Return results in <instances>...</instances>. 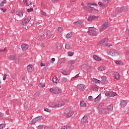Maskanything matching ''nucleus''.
Returning a JSON list of instances; mask_svg holds the SVG:
<instances>
[{"label":"nucleus","instance_id":"nucleus-16","mask_svg":"<svg viewBox=\"0 0 129 129\" xmlns=\"http://www.w3.org/2000/svg\"><path fill=\"white\" fill-rule=\"evenodd\" d=\"M88 118L87 117V116L86 115L84 116L83 117L81 120V124H84V123L86 122V121L87 120Z\"/></svg>","mask_w":129,"mask_h":129},{"label":"nucleus","instance_id":"nucleus-37","mask_svg":"<svg viewBox=\"0 0 129 129\" xmlns=\"http://www.w3.org/2000/svg\"><path fill=\"white\" fill-rule=\"evenodd\" d=\"M72 36V33L71 32H69L67 34V39H70L71 36Z\"/></svg>","mask_w":129,"mask_h":129},{"label":"nucleus","instance_id":"nucleus-47","mask_svg":"<svg viewBox=\"0 0 129 129\" xmlns=\"http://www.w3.org/2000/svg\"><path fill=\"white\" fill-rule=\"evenodd\" d=\"M33 11H34V9L33 8L27 9V12H28V13H31V12H33Z\"/></svg>","mask_w":129,"mask_h":129},{"label":"nucleus","instance_id":"nucleus-24","mask_svg":"<svg viewBox=\"0 0 129 129\" xmlns=\"http://www.w3.org/2000/svg\"><path fill=\"white\" fill-rule=\"evenodd\" d=\"M80 105L81 107H86V104L84 102L83 100H81Z\"/></svg>","mask_w":129,"mask_h":129},{"label":"nucleus","instance_id":"nucleus-53","mask_svg":"<svg viewBox=\"0 0 129 129\" xmlns=\"http://www.w3.org/2000/svg\"><path fill=\"white\" fill-rule=\"evenodd\" d=\"M4 127H5V124H0V129H4Z\"/></svg>","mask_w":129,"mask_h":129},{"label":"nucleus","instance_id":"nucleus-30","mask_svg":"<svg viewBox=\"0 0 129 129\" xmlns=\"http://www.w3.org/2000/svg\"><path fill=\"white\" fill-rule=\"evenodd\" d=\"M66 59L65 58H62L59 59L58 60V63H59V64H62V63H64V62H65Z\"/></svg>","mask_w":129,"mask_h":129},{"label":"nucleus","instance_id":"nucleus-12","mask_svg":"<svg viewBox=\"0 0 129 129\" xmlns=\"http://www.w3.org/2000/svg\"><path fill=\"white\" fill-rule=\"evenodd\" d=\"M22 50L23 51H27L29 49V45L28 44L24 43L21 45Z\"/></svg>","mask_w":129,"mask_h":129},{"label":"nucleus","instance_id":"nucleus-63","mask_svg":"<svg viewBox=\"0 0 129 129\" xmlns=\"http://www.w3.org/2000/svg\"><path fill=\"white\" fill-rule=\"evenodd\" d=\"M40 45L41 47H42V48H44V47H45V43H41L40 44Z\"/></svg>","mask_w":129,"mask_h":129},{"label":"nucleus","instance_id":"nucleus-3","mask_svg":"<svg viewBox=\"0 0 129 129\" xmlns=\"http://www.w3.org/2000/svg\"><path fill=\"white\" fill-rule=\"evenodd\" d=\"M88 30H89L87 31L88 35L93 36H96V30H95L93 27H89Z\"/></svg>","mask_w":129,"mask_h":129},{"label":"nucleus","instance_id":"nucleus-42","mask_svg":"<svg viewBox=\"0 0 129 129\" xmlns=\"http://www.w3.org/2000/svg\"><path fill=\"white\" fill-rule=\"evenodd\" d=\"M52 81L54 82V83H57L58 82V79L57 78H53L52 79Z\"/></svg>","mask_w":129,"mask_h":129},{"label":"nucleus","instance_id":"nucleus-56","mask_svg":"<svg viewBox=\"0 0 129 129\" xmlns=\"http://www.w3.org/2000/svg\"><path fill=\"white\" fill-rule=\"evenodd\" d=\"M52 3H54V4H58L59 3V0H51Z\"/></svg>","mask_w":129,"mask_h":129},{"label":"nucleus","instance_id":"nucleus-20","mask_svg":"<svg viewBox=\"0 0 129 129\" xmlns=\"http://www.w3.org/2000/svg\"><path fill=\"white\" fill-rule=\"evenodd\" d=\"M27 70L29 72H32L34 70V68H33V65L29 64L27 66Z\"/></svg>","mask_w":129,"mask_h":129},{"label":"nucleus","instance_id":"nucleus-38","mask_svg":"<svg viewBox=\"0 0 129 129\" xmlns=\"http://www.w3.org/2000/svg\"><path fill=\"white\" fill-rule=\"evenodd\" d=\"M102 41L103 43H104V44H106L108 42V38H105L103 40H102Z\"/></svg>","mask_w":129,"mask_h":129},{"label":"nucleus","instance_id":"nucleus-17","mask_svg":"<svg viewBox=\"0 0 129 129\" xmlns=\"http://www.w3.org/2000/svg\"><path fill=\"white\" fill-rule=\"evenodd\" d=\"M106 77L103 76L102 77V80L101 81V83H102V84H107V81H106Z\"/></svg>","mask_w":129,"mask_h":129},{"label":"nucleus","instance_id":"nucleus-32","mask_svg":"<svg viewBox=\"0 0 129 129\" xmlns=\"http://www.w3.org/2000/svg\"><path fill=\"white\" fill-rule=\"evenodd\" d=\"M36 122H39L38 119H36V118L33 119L31 121V122L30 123V124H33V123H36Z\"/></svg>","mask_w":129,"mask_h":129},{"label":"nucleus","instance_id":"nucleus-55","mask_svg":"<svg viewBox=\"0 0 129 129\" xmlns=\"http://www.w3.org/2000/svg\"><path fill=\"white\" fill-rule=\"evenodd\" d=\"M65 48L66 49H69V48H70V45H69V44H66Z\"/></svg>","mask_w":129,"mask_h":129},{"label":"nucleus","instance_id":"nucleus-11","mask_svg":"<svg viewBox=\"0 0 129 129\" xmlns=\"http://www.w3.org/2000/svg\"><path fill=\"white\" fill-rule=\"evenodd\" d=\"M99 17L98 16H89V18H88V21L89 22H91L92 21H93V20H97Z\"/></svg>","mask_w":129,"mask_h":129},{"label":"nucleus","instance_id":"nucleus-22","mask_svg":"<svg viewBox=\"0 0 129 129\" xmlns=\"http://www.w3.org/2000/svg\"><path fill=\"white\" fill-rule=\"evenodd\" d=\"M114 77L117 79V80H119L120 78V76L119 75V74L117 72H115L114 73Z\"/></svg>","mask_w":129,"mask_h":129},{"label":"nucleus","instance_id":"nucleus-1","mask_svg":"<svg viewBox=\"0 0 129 129\" xmlns=\"http://www.w3.org/2000/svg\"><path fill=\"white\" fill-rule=\"evenodd\" d=\"M90 6H97V4L89 3L87 6L84 7V10H86L87 13H90L91 14H97V13H98V10Z\"/></svg>","mask_w":129,"mask_h":129},{"label":"nucleus","instance_id":"nucleus-45","mask_svg":"<svg viewBox=\"0 0 129 129\" xmlns=\"http://www.w3.org/2000/svg\"><path fill=\"white\" fill-rule=\"evenodd\" d=\"M40 96V93L39 92H37L34 94V97H38V96Z\"/></svg>","mask_w":129,"mask_h":129},{"label":"nucleus","instance_id":"nucleus-7","mask_svg":"<svg viewBox=\"0 0 129 129\" xmlns=\"http://www.w3.org/2000/svg\"><path fill=\"white\" fill-rule=\"evenodd\" d=\"M82 69L83 70V71H84V72H89L91 68L87 64H83L82 66Z\"/></svg>","mask_w":129,"mask_h":129},{"label":"nucleus","instance_id":"nucleus-31","mask_svg":"<svg viewBox=\"0 0 129 129\" xmlns=\"http://www.w3.org/2000/svg\"><path fill=\"white\" fill-rule=\"evenodd\" d=\"M98 70H99V71H103L104 70H105V67L101 66L98 68Z\"/></svg>","mask_w":129,"mask_h":129},{"label":"nucleus","instance_id":"nucleus-48","mask_svg":"<svg viewBox=\"0 0 129 129\" xmlns=\"http://www.w3.org/2000/svg\"><path fill=\"white\" fill-rule=\"evenodd\" d=\"M44 111H46L47 112H49L50 113L51 112V110L48 109V108H44Z\"/></svg>","mask_w":129,"mask_h":129},{"label":"nucleus","instance_id":"nucleus-33","mask_svg":"<svg viewBox=\"0 0 129 129\" xmlns=\"http://www.w3.org/2000/svg\"><path fill=\"white\" fill-rule=\"evenodd\" d=\"M93 58L95 59V60H97V61H100L101 59H100V57L97 56L96 55H93Z\"/></svg>","mask_w":129,"mask_h":129},{"label":"nucleus","instance_id":"nucleus-9","mask_svg":"<svg viewBox=\"0 0 129 129\" xmlns=\"http://www.w3.org/2000/svg\"><path fill=\"white\" fill-rule=\"evenodd\" d=\"M77 88L79 89L80 91H84L85 90V89L86 88V87L85 86V85L83 84H78L77 86Z\"/></svg>","mask_w":129,"mask_h":129},{"label":"nucleus","instance_id":"nucleus-61","mask_svg":"<svg viewBox=\"0 0 129 129\" xmlns=\"http://www.w3.org/2000/svg\"><path fill=\"white\" fill-rule=\"evenodd\" d=\"M41 15L43 16H46V12H44L43 10L41 11Z\"/></svg>","mask_w":129,"mask_h":129},{"label":"nucleus","instance_id":"nucleus-50","mask_svg":"<svg viewBox=\"0 0 129 129\" xmlns=\"http://www.w3.org/2000/svg\"><path fill=\"white\" fill-rule=\"evenodd\" d=\"M62 31H63V29H62V27H59L58 28V32H59V33H61Z\"/></svg>","mask_w":129,"mask_h":129},{"label":"nucleus","instance_id":"nucleus-5","mask_svg":"<svg viewBox=\"0 0 129 129\" xmlns=\"http://www.w3.org/2000/svg\"><path fill=\"white\" fill-rule=\"evenodd\" d=\"M31 19V16L27 17L24 20L22 21L21 23L22 26H26L27 24H29Z\"/></svg>","mask_w":129,"mask_h":129},{"label":"nucleus","instance_id":"nucleus-13","mask_svg":"<svg viewBox=\"0 0 129 129\" xmlns=\"http://www.w3.org/2000/svg\"><path fill=\"white\" fill-rule=\"evenodd\" d=\"M56 107H61V106H63L65 104V102L63 101H58L56 103Z\"/></svg>","mask_w":129,"mask_h":129},{"label":"nucleus","instance_id":"nucleus-14","mask_svg":"<svg viewBox=\"0 0 129 129\" xmlns=\"http://www.w3.org/2000/svg\"><path fill=\"white\" fill-rule=\"evenodd\" d=\"M126 104H127L126 101H125V100H122L120 101V106L122 108H123L124 107H125V106H126Z\"/></svg>","mask_w":129,"mask_h":129},{"label":"nucleus","instance_id":"nucleus-34","mask_svg":"<svg viewBox=\"0 0 129 129\" xmlns=\"http://www.w3.org/2000/svg\"><path fill=\"white\" fill-rule=\"evenodd\" d=\"M122 10V12H127L128 11V9L126 7H123L121 8Z\"/></svg>","mask_w":129,"mask_h":129},{"label":"nucleus","instance_id":"nucleus-49","mask_svg":"<svg viewBox=\"0 0 129 129\" xmlns=\"http://www.w3.org/2000/svg\"><path fill=\"white\" fill-rule=\"evenodd\" d=\"M61 73L63 74V75H67L68 74V72H66V71H62Z\"/></svg>","mask_w":129,"mask_h":129},{"label":"nucleus","instance_id":"nucleus-64","mask_svg":"<svg viewBox=\"0 0 129 129\" xmlns=\"http://www.w3.org/2000/svg\"><path fill=\"white\" fill-rule=\"evenodd\" d=\"M38 129H43V125H38Z\"/></svg>","mask_w":129,"mask_h":129},{"label":"nucleus","instance_id":"nucleus-60","mask_svg":"<svg viewBox=\"0 0 129 129\" xmlns=\"http://www.w3.org/2000/svg\"><path fill=\"white\" fill-rule=\"evenodd\" d=\"M73 69H74V66L71 64L70 70H73Z\"/></svg>","mask_w":129,"mask_h":129},{"label":"nucleus","instance_id":"nucleus-15","mask_svg":"<svg viewBox=\"0 0 129 129\" xmlns=\"http://www.w3.org/2000/svg\"><path fill=\"white\" fill-rule=\"evenodd\" d=\"M16 15L19 16V18H22L23 16H24V12L22 10L18 11L16 12Z\"/></svg>","mask_w":129,"mask_h":129},{"label":"nucleus","instance_id":"nucleus-23","mask_svg":"<svg viewBox=\"0 0 129 129\" xmlns=\"http://www.w3.org/2000/svg\"><path fill=\"white\" fill-rule=\"evenodd\" d=\"M48 105L50 106V107H56V104L54 102H50L48 104Z\"/></svg>","mask_w":129,"mask_h":129},{"label":"nucleus","instance_id":"nucleus-6","mask_svg":"<svg viewBox=\"0 0 129 129\" xmlns=\"http://www.w3.org/2000/svg\"><path fill=\"white\" fill-rule=\"evenodd\" d=\"M105 109V114H109L112 110H113V105L110 104L108 106L107 108Z\"/></svg>","mask_w":129,"mask_h":129},{"label":"nucleus","instance_id":"nucleus-54","mask_svg":"<svg viewBox=\"0 0 129 129\" xmlns=\"http://www.w3.org/2000/svg\"><path fill=\"white\" fill-rule=\"evenodd\" d=\"M62 81H63L64 83H66L67 82V79L66 78H62Z\"/></svg>","mask_w":129,"mask_h":129},{"label":"nucleus","instance_id":"nucleus-21","mask_svg":"<svg viewBox=\"0 0 129 129\" xmlns=\"http://www.w3.org/2000/svg\"><path fill=\"white\" fill-rule=\"evenodd\" d=\"M74 25H76L78 27H81L82 26V22L81 21H78L74 23Z\"/></svg>","mask_w":129,"mask_h":129},{"label":"nucleus","instance_id":"nucleus-51","mask_svg":"<svg viewBox=\"0 0 129 129\" xmlns=\"http://www.w3.org/2000/svg\"><path fill=\"white\" fill-rule=\"evenodd\" d=\"M126 33H127V40L129 41V30H127L126 31Z\"/></svg>","mask_w":129,"mask_h":129},{"label":"nucleus","instance_id":"nucleus-36","mask_svg":"<svg viewBox=\"0 0 129 129\" xmlns=\"http://www.w3.org/2000/svg\"><path fill=\"white\" fill-rule=\"evenodd\" d=\"M46 86V84H45V83H40V84H39V87H40V88H44V87H45Z\"/></svg>","mask_w":129,"mask_h":129},{"label":"nucleus","instance_id":"nucleus-39","mask_svg":"<svg viewBox=\"0 0 129 129\" xmlns=\"http://www.w3.org/2000/svg\"><path fill=\"white\" fill-rule=\"evenodd\" d=\"M35 118L36 119H37V121L39 122H40V121H41V120H42V116H38V117H35Z\"/></svg>","mask_w":129,"mask_h":129},{"label":"nucleus","instance_id":"nucleus-8","mask_svg":"<svg viewBox=\"0 0 129 129\" xmlns=\"http://www.w3.org/2000/svg\"><path fill=\"white\" fill-rule=\"evenodd\" d=\"M107 28H108V22H105L103 23L102 27L100 29V32H103Z\"/></svg>","mask_w":129,"mask_h":129},{"label":"nucleus","instance_id":"nucleus-43","mask_svg":"<svg viewBox=\"0 0 129 129\" xmlns=\"http://www.w3.org/2000/svg\"><path fill=\"white\" fill-rule=\"evenodd\" d=\"M15 62L16 64H19L20 63V58L17 57L15 58Z\"/></svg>","mask_w":129,"mask_h":129},{"label":"nucleus","instance_id":"nucleus-27","mask_svg":"<svg viewBox=\"0 0 129 129\" xmlns=\"http://www.w3.org/2000/svg\"><path fill=\"white\" fill-rule=\"evenodd\" d=\"M32 5V2H28L27 0H25L24 2V6H26V7H29V6H31Z\"/></svg>","mask_w":129,"mask_h":129},{"label":"nucleus","instance_id":"nucleus-46","mask_svg":"<svg viewBox=\"0 0 129 129\" xmlns=\"http://www.w3.org/2000/svg\"><path fill=\"white\" fill-rule=\"evenodd\" d=\"M17 76H18V73H15L12 76V78H13V79H15Z\"/></svg>","mask_w":129,"mask_h":129},{"label":"nucleus","instance_id":"nucleus-29","mask_svg":"<svg viewBox=\"0 0 129 129\" xmlns=\"http://www.w3.org/2000/svg\"><path fill=\"white\" fill-rule=\"evenodd\" d=\"M15 59H16V56L15 55H10L9 56V59L11 60V61H14V60H15Z\"/></svg>","mask_w":129,"mask_h":129},{"label":"nucleus","instance_id":"nucleus-41","mask_svg":"<svg viewBox=\"0 0 129 129\" xmlns=\"http://www.w3.org/2000/svg\"><path fill=\"white\" fill-rule=\"evenodd\" d=\"M92 89L93 90V91H95L96 90H97V87H96L95 85H94L92 87Z\"/></svg>","mask_w":129,"mask_h":129},{"label":"nucleus","instance_id":"nucleus-35","mask_svg":"<svg viewBox=\"0 0 129 129\" xmlns=\"http://www.w3.org/2000/svg\"><path fill=\"white\" fill-rule=\"evenodd\" d=\"M103 106H104V103L103 102H102L101 104H100L99 105L97 106V108L99 109L101 107H103Z\"/></svg>","mask_w":129,"mask_h":129},{"label":"nucleus","instance_id":"nucleus-62","mask_svg":"<svg viewBox=\"0 0 129 129\" xmlns=\"http://www.w3.org/2000/svg\"><path fill=\"white\" fill-rule=\"evenodd\" d=\"M94 80H95V83H100V82H101V81H100V80H98L96 79H95Z\"/></svg>","mask_w":129,"mask_h":129},{"label":"nucleus","instance_id":"nucleus-4","mask_svg":"<svg viewBox=\"0 0 129 129\" xmlns=\"http://www.w3.org/2000/svg\"><path fill=\"white\" fill-rule=\"evenodd\" d=\"M108 54L111 56H118L119 52H117L115 49H109L108 50Z\"/></svg>","mask_w":129,"mask_h":129},{"label":"nucleus","instance_id":"nucleus-59","mask_svg":"<svg viewBox=\"0 0 129 129\" xmlns=\"http://www.w3.org/2000/svg\"><path fill=\"white\" fill-rule=\"evenodd\" d=\"M8 75L7 74H4V77H3V80L5 81L7 79V77Z\"/></svg>","mask_w":129,"mask_h":129},{"label":"nucleus","instance_id":"nucleus-28","mask_svg":"<svg viewBox=\"0 0 129 129\" xmlns=\"http://www.w3.org/2000/svg\"><path fill=\"white\" fill-rule=\"evenodd\" d=\"M56 48L58 51H60L61 49H62V46L61 45V44L59 43H56Z\"/></svg>","mask_w":129,"mask_h":129},{"label":"nucleus","instance_id":"nucleus-18","mask_svg":"<svg viewBox=\"0 0 129 129\" xmlns=\"http://www.w3.org/2000/svg\"><path fill=\"white\" fill-rule=\"evenodd\" d=\"M106 96H108L109 97H113L116 95V93L114 92H110L108 94H105Z\"/></svg>","mask_w":129,"mask_h":129},{"label":"nucleus","instance_id":"nucleus-26","mask_svg":"<svg viewBox=\"0 0 129 129\" xmlns=\"http://www.w3.org/2000/svg\"><path fill=\"white\" fill-rule=\"evenodd\" d=\"M116 13H117V14H120L122 13V10L121 9V8H117L115 9Z\"/></svg>","mask_w":129,"mask_h":129},{"label":"nucleus","instance_id":"nucleus-25","mask_svg":"<svg viewBox=\"0 0 129 129\" xmlns=\"http://www.w3.org/2000/svg\"><path fill=\"white\" fill-rule=\"evenodd\" d=\"M99 114H101V115H102L103 113L106 114L105 113V109L101 108L99 110Z\"/></svg>","mask_w":129,"mask_h":129},{"label":"nucleus","instance_id":"nucleus-10","mask_svg":"<svg viewBox=\"0 0 129 129\" xmlns=\"http://www.w3.org/2000/svg\"><path fill=\"white\" fill-rule=\"evenodd\" d=\"M66 111H67V113L66 116V117L67 118L71 117V116L74 114V111L67 110Z\"/></svg>","mask_w":129,"mask_h":129},{"label":"nucleus","instance_id":"nucleus-52","mask_svg":"<svg viewBox=\"0 0 129 129\" xmlns=\"http://www.w3.org/2000/svg\"><path fill=\"white\" fill-rule=\"evenodd\" d=\"M98 4L99 5V7H104V5L101 2H98Z\"/></svg>","mask_w":129,"mask_h":129},{"label":"nucleus","instance_id":"nucleus-40","mask_svg":"<svg viewBox=\"0 0 129 129\" xmlns=\"http://www.w3.org/2000/svg\"><path fill=\"white\" fill-rule=\"evenodd\" d=\"M68 55L70 57H72L74 55V52L72 51H70L68 52Z\"/></svg>","mask_w":129,"mask_h":129},{"label":"nucleus","instance_id":"nucleus-19","mask_svg":"<svg viewBox=\"0 0 129 129\" xmlns=\"http://www.w3.org/2000/svg\"><path fill=\"white\" fill-rule=\"evenodd\" d=\"M101 99V95L100 94L96 98H95V102L96 103H98Z\"/></svg>","mask_w":129,"mask_h":129},{"label":"nucleus","instance_id":"nucleus-57","mask_svg":"<svg viewBox=\"0 0 129 129\" xmlns=\"http://www.w3.org/2000/svg\"><path fill=\"white\" fill-rule=\"evenodd\" d=\"M106 47H110V46H112L110 43H106L105 44Z\"/></svg>","mask_w":129,"mask_h":129},{"label":"nucleus","instance_id":"nucleus-58","mask_svg":"<svg viewBox=\"0 0 129 129\" xmlns=\"http://www.w3.org/2000/svg\"><path fill=\"white\" fill-rule=\"evenodd\" d=\"M117 15H118V14H117V12H116L112 14L113 17H116Z\"/></svg>","mask_w":129,"mask_h":129},{"label":"nucleus","instance_id":"nucleus-2","mask_svg":"<svg viewBox=\"0 0 129 129\" xmlns=\"http://www.w3.org/2000/svg\"><path fill=\"white\" fill-rule=\"evenodd\" d=\"M49 91L54 94H59V93H61L62 90L59 88L53 87L49 89Z\"/></svg>","mask_w":129,"mask_h":129},{"label":"nucleus","instance_id":"nucleus-44","mask_svg":"<svg viewBox=\"0 0 129 129\" xmlns=\"http://www.w3.org/2000/svg\"><path fill=\"white\" fill-rule=\"evenodd\" d=\"M98 46H102L103 45H104V43H103L102 40H101L98 43Z\"/></svg>","mask_w":129,"mask_h":129}]
</instances>
